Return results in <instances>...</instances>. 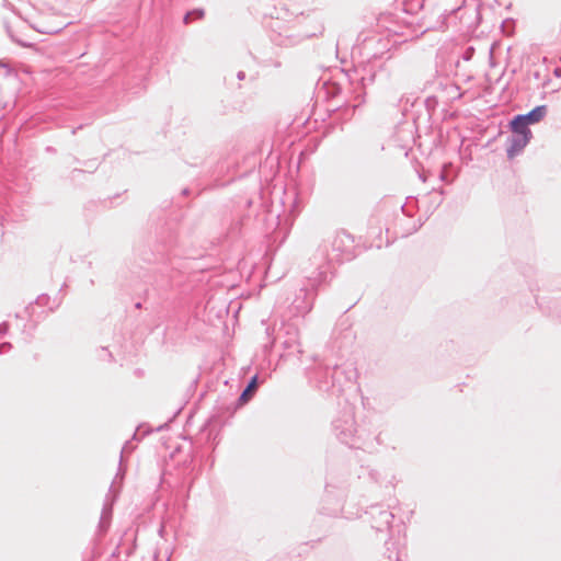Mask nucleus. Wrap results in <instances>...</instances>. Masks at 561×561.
Returning <instances> with one entry per match:
<instances>
[{
    "instance_id": "obj_1",
    "label": "nucleus",
    "mask_w": 561,
    "mask_h": 561,
    "mask_svg": "<svg viewBox=\"0 0 561 561\" xmlns=\"http://www.w3.org/2000/svg\"><path fill=\"white\" fill-rule=\"evenodd\" d=\"M354 256L355 240L351 233L341 230L319 245L311 257V264L314 270L319 265H324L328 274L333 264L350 261Z\"/></svg>"
},
{
    "instance_id": "obj_2",
    "label": "nucleus",
    "mask_w": 561,
    "mask_h": 561,
    "mask_svg": "<svg viewBox=\"0 0 561 561\" xmlns=\"http://www.w3.org/2000/svg\"><path fill=\"white\" fill-rule=\"evenodd\" d=\"M325 279L327 270L324 265H319L317 270L306 275L288 308L290 318L299 316L305 317L312 310L318 288Z\"/></svg>"
},
{
    "instance_id": "obj_3",
    "label": "nucleus",
    "mask_w": 561,
    "mask_h": 561,
    "mask_svg": "<svg viewBox=\"0 0 561 561\" xmlns=\"http://www.w3.org/2000/svg\"><path fill=\"white\" fill-rule=\"evenodd\" d=\"M333 431L336 437L346 445L354 444V435L356 433L354 409L347 405L343 409L341 415L333 423Z\"/></svg>"
},
{
    "instance_id": "obj_4",
    "label": "nucleus",
    "mask_w": 561,
    "mask_h": 561,
    "mask_svg": "<svg viewBox=\"0 0 561 561\" xmlns=\"http://www.w3.org/2000/svg\"><path fill=\"white\" fill-rule=\"evenodd\" d=\"M331 375V385L329 382H324L320 385L321 389L329 390L330 387L337 388V391H342L344 383L342 382V378L345 379L346 383H352L353 378L355 377V370L350 368L347 371L342 369L341 367L335 366L332 370L325 369L324 375Z\"/></svg>"
},
{
    "instance_id": "obj_5",
    "label": "nucleus",
    "mask_w": 561,
    "mask_h": 561,
    "mask_svg": "<svg viewBox=\"0 0 561 561\" xmlns=\"http://www.w3.org/2000/svg\"><path fill=\"white\" fill-rule=\"evenodd\" d=\"M369 515L373 519V527L379 531L389 528L394 518V515L391 512L383 510L380 506H371Z\"/></svg>"
},
{
    "instance_id": "obj_6",
    "label": "nucleus",
    "mask_w": 561,
    "mask_h": 561,
    "mask_svg": "<svg viewBox=\"0 0 561 561\" xmlns=\"http://www.w3.org/2000/svg\"><path fill=\"white\" fill-rule=\"evenodd\" d=\"M530 136L526 135H514L512 134L511 137L507 139V148L506 153L508 158H514L516 154H518L529 142Z\"/></svg>"
},
{
    "instance_id": "obj_7",
    "label": "nucleus",
    "mask_w": 561,
    "mask_h": 561,
    "mask_svg": "<svg viewBox=\"0 0 561 561\" xmlns=\"http://www.w3.org/2000/svg\"><path fill=\"white\" fill-rule=\"evenodd\" d=\"M283 329L287 335L283 341L284 347L287 350H296L298 353H301V350L299 348L298 329L293 324H284Z\"/></svg>"
},
{
    "instance_id": "obj_8",
    "label": "nucleus",
    "mask_w": 561,
    "mask_h": 561,
    "mask_svg": "<svg viewBox=\"0 0 561 561\" xmlns=\"http://www.w3.org/2000/svg\"><path fill=\"white\" fill-rule=\"evenodd\" d=\"M511 129L514 135H526L531 137V131L528 127V123L522 116V114L516 115L510 123Z\"/></svg>"
},
{
    "instance_id": "obj_9",
    "label": "nucleus",
    "mask_w": 561,
    "mask_h": 561,
    "mask_svg": "<svg viewBox=\"0 0 561 561\" xmlns=\"http://www.w3.org/2000/svg\"><path fill=\"white\" fill-rule=\"evenodd\" d=\"M548 113V108L546 105H538L534 107L526 114H522V116L526 119V122L530 124L539 123L541 119L546 117Z\"/></svg>"
},
{
    "instance_id": "obj_10",
    "label": "nucleus",
    "mask_w": 561,
    "mask_h": 561,
    "mask_svg": "<svg viewBox=\"0 0 561 561\" xmlns=\"http://www.w3.org/2000/svg\"><path fill=\"white\" fill-rule=\"evenodd\" d=\"M256 388H257V377L254 376L251 378L248 386L240 394L239 400L244 401V402L248 401V399L252 396V393L256 390Z\"/></svg>"
},
{
    "instance_id": "obj_11",
    "label": "nucleus",
    "mask_w": 561,
    "mask_h": 561,
    "mask_svg": "<svg viewBox=\"0 0 561 561\" xmlns=\"http://www.w3.org/2000/svg\"><path fill=\"white\" fill-rule=\"evenodd\" d=\"M112 516V504L105 503L101 514L100 527L104 528Z\"/></svg>"
},
{
    "instance_id": "obj_12",
    "label": "nucleus",
    "mask_w": 561,
    "mask_h": 561,
    "mask_svg": "<svg viewBox=\"0 0 561 561\" xmlns=\"http://www.w3.org/2000/svg\"><path fill=\"white\" fill-rule=\"evenodd\" d=\"M205 15V12L203 9H195V10H192L190 12H187L185 15H184V23L185 24H188L190 22H192L193 20H201L203 19Z\"/></svg>"
},
{
    "instance_id": "obj_13",
    "label": "nucleus",
    "mask_w": 561,
    "mask_h": 561,
    "mask_svg": "<svg viewBox=\"0 0 561 561\" xmlns=\"http://www.w3.org/2000/svg\"><path fill=\"white\" fill-rule=\"evenodd\" d=\"M134 450V445L131 442H126L121 450V461L125 454H130Z\"/></svg>"
},
{
    "instance_id": "obj_14",
    "label": "nucleus",
    "mask_w": 561,
    "mask_h": 561,
    "mask_svg": "<svg viewBox=\"0 0 561 561\" xmlns=\"http://www.w3.org/2000/svg\"><path fill=\"white\" fill-rule=\"evenodd\" d=\"M49 300V297L46 295H41L36 299V304L39 306H46Z\"/></svg>"
},
{
    "instance_id": "obj_15",
    "label": "nucleus",
    "mask_w": 561,
    "mask_h": 561,
    "mask_svg": "<svg viewBox=\"0 0 561 561\" xmlns=\"http://www.w3.org/2000/svg\"><path fill=\"white\" fill-rule=\"evenodd\" d=\"M11 348H12L11 343H9V342H4V343L0 344V354H5V353H8Z\"/></svg>"
},
{
    "instance_id": "obj_16",
    "label": "nucleus",
    "mask_w": 561,
    "mask_h": 561,
    "mask_svg": "<svg viewBox=\"0 0 561 561\" xmlns=\"http://www.w3.org/2000/svg\"><path fill=\"white\" fill-rule=\"evenodd\" d=\"M474 53V49L472 47H468L463 54V59L465 60H470L472 55Z\"/></svg>"
},
{
    "instance_id": "obj_17",
    "label": "nucleus",
    "mask_w": 561,
    "mask_h": 561,
    "mask_svg": "<svg viewBox=\"0 0 561 561\" xmlns=\"http://www.w3.org/2000/svg\"><path fill=\"white\" fill-rule=\"evenodd\" d=\"M266 335L270 339V345L272 346L274 344L275 339L272 336L273 330L268 327L266 328Z\"/></svg>"
},
{
    "instance_id": "obj_18",
    "label": "nucleus",
    "mask_w": 561,
    "mask_h": 561,
    "mask_svg": "<svg viewBox=\"0 0 561 561\" xmlns=\"http://www.w3.org/2000/svg\"><path fill=\"white\" fill-rule=\"evenodd\" d=\"M9 330V324L7 322H2L0 324V334H5Z\"/></svg>"
},
{
    "instance_id": "obj_19",
    "label": "nucleus",
    "mask_w": 561,
    "mask_h": 561,
    "mask_svg": "<svg viewBox=\"0 0 561 561\" xmlns=\"http://www.w3.org/2000/svg\"><path fill=\"white\" fill-rule=\"evenodd\" d=\"M553 73L556 77L561 78V68L560 67L556 68Z\"/></svg>"
},
{
    "instance_id": "obj_20",
    "label": "nucleus",
    "mask_w": 561,
    "mask_h": 561,
    "mask_svg": "<svg viewBox=\"0 0 561 561\" xmlns=\"http://www.w3.org/2000/svg\"><path fill=\"white\" fill-rule=\"evenodd\" d=\"M237 78H238L239 80H243V79L245 78V73H244V71H239V72L237 73Z\"/></svg>"
},
{
    "instance_id": "obj_21",
    "label": "nucleus",
    "mask_w": 561,
    "mask_h": 561,
    "mask_svg": "<svg viewBox=\"0 0 561 561\" xmlns=\"http://www.w3.org/2000/svg\"><path fill=\"white\" fill-rule=\"evenodd\" d=\"M0 67H3L5 69H8V72L10 71L8 65L4 61H2V60H0Z\"/></svg>"
},
{
    "instance_id": "obj_22",
    "label": "nucleus",
    "mask_w": 561,
    "mask_h": 561,
    "mask_svg": "<svg viewBox=\"0 0 561 561\" xmlns=\"http://www.w3.org/2000/svg\"><path fill=\"white\" fill-rule=\"evenodd\" d=\"M182 193H183V195H187L188 194V190L184 188Z\"/></svg>"
}]
</instances>
